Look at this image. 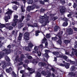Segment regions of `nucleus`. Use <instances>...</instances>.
I'll list each match as a JSON object with an SVG mask.
<instances>
[{"label": "nucleus", "mask_w": 77, "mask_h": 77, "mask_svg": "<svg viewBox=\"0 0 77 77\" xmlns=\"http://www.w3.org/2000/svg\"><path fill=\"white\" fill-rule=\"evenodd\" d=\"M40 19L38 20V21L40 23H43L41 27L42 26H45L47 25V23H48L50 20H49V17L47 16V14H45L44 16H39Z\"/></svg>", "instance_id": "f257e3e1"}, {"label": "nucleus", "mask_w": 77, "mask_h": 77, "mask_svg": "<svg viewBox=\"0 0 77 77\" xmlns=\"http://www.w3.org/2000/svg\"><path fill=\"white\" fill-rule=\"evenodd\" d=\"M53 54L54 55H55L57 57H61V58H63L66 61L69 62V60L68 59V57L65 55H60L59 54V53L58 52H53Z\"/></svg>", "instance_id": "f03ea898"}, {"label": "nucleus", "mask_w": 77, "mask_h": 77, "mask_svg": "<svg viewBox=\"0 0 77 77\" xmlns=\"http://www.w3.org/2000/svg\"><path fill=\"white\" fill-rule=\"evenodd\" d=\"M2 51H1L0 53V59L3 57L5 53V54H9V53H11V51L10 49H5V50L2 49ZM0 65H1V63H0Z\"/></svg>", "instance_id": "7ed1b4c3"}, {"label": "nucleus", "mask_w": 77, "mask_h": 77, "mask_svg": "<svg viewBox=\"0 0 77 77\" xmlns=\"http://www.w3.org/2000/svg\"><path fill=\"white\" fill-rule=\"evenodd\" d=\"M8 11L6 13V14H7L8 15L7 17L5 16L4 18V19L6 22H8V20L11 19V17L9 15H11L12 14V13L13 12V11H11V10H9V9H8Z\"/></svg>", "instance_id": "20e7f679"}, {"label": "nucleus", "mask_w": 77, "mask_h": 77, "mask_svg": "<svg viewBox=\"0 0 77 77\" xmlns=\"http://www.w3.org/2000/svg\"><path fill=\"white\" fill-rule=\"evenodd\" d=\"M24 18H25L24 16H21V19H20V20H19V22L18 23V28L19 29H21V27H23V26L24 25V23H21V22L23 20H24Z\"/></svg>", "instance_id": "39448f33"}, {"label": "nucleus", "mask_w": 77, "mask_h": 77, "mask_svg": "<svg viewBox=\"0 0 77 77\" xmlns=\"http://www.w3.org/2000/svg\"><path fill=\"white\" fill-rule=\"evenodd\" d=\"M24 62L25 63H32L34 65H36V63H38V61H36V60H33L32 61L31 60H26Z\"/></svg>", "instance_id": "423d86ee"}, {"label": "nucleus", "mask_w": 77, "mask_h": 77, "mask_svg": "<svg viewBox=\"0 0 77 77\" xmlns=\"http://www.w3.org/2000/svg\"><path fill=\"white\" fill-rule=\"evenodd\" d=\"M2 65L3 66V68H6V66H11L12 65L11 63L9 62H8L7 63V65H6L5 62L4 61L2 62Z\"/></svg>", "instance_id": "0eeeda50"}, {"label": "nucleus", "mask_w": 77, "mask_h": 77, "mask_svg": "<svg viewBox=\"0 0 77 77\" xmlns=\"http://www.w3.org/2000/svg\"><path fill=\"white\" fill-rule=\"evenodd\" d=\"M60 66H65L66 69H68L69 68V63H65V64H58Z\"/></svg>", "instance_id": "6e6552de"}, {"label": "nucleus", "mask_w": 77, "mask_h": 77, "mask_svg": "<svg viewBox=\"0 0 77 77\" xmlns=\"http://www.w3.org/2000/svg\"><path fill=\"white\" fill-rule=\"evenodd\" d=\"M46 72L47 73H46V72L45 71H43L41 72V74L44 76L45 75L47 74L48 77H50L51 76V73L50 72V71H47Z\"/></svg>", "instance_id": "1a4fd4ad"}, {"label": "nucleus", "mask_w": 77, "mask_h": 77, "mask_svg": "<svg viewBox=\"0 0 77 77\" xmlns=\"http://www.w3.org/2000/svg\"><path fill=\"white\" fill-rule=\"evenodd\" d=\"M35 7H36V5H34L32 6H28L27 8V10L28 11V12H30V10H31L32 11L33 10V9H35Z\"/></svg>", "instance_id": "9d476101"}, {"label": "nucleus", "mask_w": 77, "mask_h": 77, "mask_svg": "<svg viewBox=\"0 0 77 77\" xmlns=\"http://www.w3.org/2000/svg\"><path fill=\"white\" fill-rule=\"evenodd\" d=\"M42 43L44 44L45 43V47L46 48H47L48 47V43L47 42V40L44 37L43 39L42 40Z\"/></svg>", "instance_id": "9b49d317"}, {"label": "nucleus", "mask_w": 77, "mask_h": 77, "mask_svg": "<svg viewBox=\"0 0 77 77\" xmlns=\"http://www.w3.org/2000/svg\"><path fill=\"white\" fill-rule=\"evenodd\" d=\"M39 48V47L38 46H35L34 47V50L35 51H37V53L38 54V56L39 57L41 56V53L40 52L38 51V49Z\"/></svg>", "instance_id": "f8f14e48"}, {"label": "nucleus", "mask_w": 77, "mask_h": 77, "mask_svg": "<svg viewBox=\"0 0 77 77\" xmlns=\"http://www.w3.org/2000/svg\"><path fill=\"white\" fill-rule=\"evenodd\" d=\"M45 51L46 53L44 54L43 55L47 59H48V58L50 57L48 56V53L50 52V50L46 49L45 50Z\"/></svg>", "instance_id": "ddd939ff"}, {"label": "nucleus", "mask_w": 77, "mask_h": 77, "mask_svg": "<svg viewBox=\"0 0 77 77\" xmlns=\"http://www.w3.org/2000/svg\"><path fill=\"white\" fill-rule=\"evenodd\" d=\"M38 65L40 67L44 66H48V65L46 64L45 63L39 62L38 63Z\"/></svg>", "instance_id": "4468645a"}, {"label": "nucleus", "mask_w": 77, "mask_h": 77, "mask_svg": "<svg viewBox=\"0 0 77 77\" xmlns=\"http://www.w3.org/2000/svg\"><path fill=\"white\" fill-rule=\"evenodd\" d=\"M67 32L69 34V35H72V32H73L72 29L71 28H69L67 30Z\"/></svg>", "instance_id": "2eb2a0df"}, {"label": "nucleus", "mask_w": 77, "mask_h": 77, "mask_svg": "<svg viewBox=\"0 0 77 77\" xmlns=\"http://www.w3.org/2000/svg\"><path fill=\"white\" fill-rule=\"evenodd\" d=\"M69 75L71 76H74V77H77V72L75 73L73 72H71L69 73Z\"/></svg>", "instance_id": "dca6fc26"}, {"label": "nucleus", "mask_w": 77, "mask_h": 77, "mask_svg": "<svg viewBox=\"0 0 77 77\" xmlns=\"http://www.w3.org/2000/svg\"><path fill=\"white\" fill-rule=\"evenodd\" d=\"M27 69L29 71H32V72H29V74H33L34 72H35V69H33L32 68H30L29 67H28L27 68Z\"/></svg>", "instance_id": "f3484780"}, {"label": "nucleus", "mask_w": 77, "mask_h": 77, "mask_svg": "<svg viewBox=\"0 0 77 77\" xmlns=\"http://www.w3.org/2000/svg\"><path fill=\"white\" fill-rule=\"evenodd\" d=\"M62 33H63V31H60V33H58L56 36H58L59 39H61V38H62L61 36L62 35Z\"/></svg>", "instance_id": "a211bd4d"}, {"label": "nucleus", "mask_w": 77, "mask_h": 77, "mask_svg": "<svg viewBox=\"0 0 77 77\" xmlns=\"http://www.w3.org/2000/svg\"><path fill=\"white\" fill-rule=\"evenodd\" d=\"M25 57V56H24V55L23 54H21L20 56V58L19 59V61L22 62V61H23V59Z\"/></svg>", "instance_id": "6ab92c4d"}, {"label": "nucleus", "mask_w": 77, "mask_h": 77, "mask_svg": "<svg viewBox=\"0 0 77 77\" xmlns=\"http://www.w3.org/2000/svg\"><path fill=\"white\" fill-rule=\"evenodd\" d=\"M12 71V69L11 67H10L9 69H6V71L7 73H9L10 72H11Z\"/></svg>", "instance_id": "aec40b11"}, {"label": "nucleus", "mask_w": 77, "mask_h": 77, "mask_svg": "<svg viewBox=\"0 0 77 77\" xmlns=\"http://www.w3.org/2000/svg\"><path fill=\"white\" fill-rule=\"evenodd\" d=\"M59 29H60V28L59 26H56L54 27V32H57V31H58Z\"/></svg>", "instance_id": "412c9836"}, {"label": "nucleus", "mask_w": 77, "mask_h": 77, "mask_svg": "<svg viewBox=\"0 0 77 77\" xmlns=\"http://www.w3.org/2000/svg\"><path fill=\"white\" fill-rule=\"evenodd\" d=\"M14 22H18V20L17 19L18 18V16L17 15H14Z\"/></svg>", "instance_id": "4be33fe9"}, {"label": "nucleus", "mask_w": 77, "mask_h": 77, "mask_svg": "<svg viewBox=\"0 0 77 77\" xmlns=\"http://www.w3.org/2000/svg\"><path fill=\"white\" fill-rule=\"evenodd\" d=\"M65 11H66L65 8H62L60 10V12L61 14H64V13L65 12Z\"/></svg>", "instance_id": "5701e85b"}, {"label": "nucleus", "mask_w": 77, "mask_h": 77, "mask_svg": "<svg viewBox=\"0 0 77 77\" xmlns=\"http://www.w3.org/2000/svg\"><path fill=\"white\" fill-rule=\"evenodd\" d=\"M28 46L30 48H32L33 47V45L32 43L30 42L29 43Z\"/></svg>", "instance_id": "b1692460"}, {"label": "nucleus", "mask_w": 77, "mask_h": 77, "mask_svg": "<svg viewBox=\"0 0 77 77\" xmlns=\"http://www.w3.org/2000/svg\"><path fill=\"white\" fill-rule=\"evenodd\" d=\"M69 62L70 63H73V64H74L75 66H77V63H75L74 61H72L71 60H69Z\"/></svg>", "instance_id": "393cba45"}, {"label": "nucleus", "mask_w": 77, "mask_h": 77, "mask_svg": "<svg viewBox=\"0 0 77 77\" xmlns=\"http://www.w3.org/2000/svg\"><path fill=\"white\" fill-rule=\"evenodd\" d=\"M30 48L29 47H26V48L25 47H24L23 48V49L24 50H26L27 51H30Z\"/></svg>", "instance_id": "a878e982"}, {"label": "nucleus", "mask_w": 77, "mask_h": 77, "mask_svg": "<svg viewBox=\"0 0 77 77\" xmlns=\"http://www.w3.org/2000/svg\"><path fill=\"white\" fill-rule=\"evenodd\" d=\"M6 29H7V30H13V27L12 26H10L8 27H6Z\"/></svg>", "instance_id": "bb28decb"}, {"label": "nucleus", "mask_w": 77, "mask_h": 77, "mask_svg": "<svg viewBox=\"0 0 77 77\" xmlns=\"http://www.w3.org/2000/svg\"><path fill=\"white\" fill-rule=\"evenodd\" d=\"M51 47H52L53 48H56V49H57V50L58 51L59 50H61V48H56V47H54V45L52 44L51 45Z\"/></svg>", "instance_id": "cd10ccee"}, {"label": "nucleus", "mask_w": 77, "mask_h": 77, "mask_svg": "<svg viewBox=\"0 0 77 77\" xmlns=\"http://www.w3.org/2000/svg\"><path fill=\"white\" fill-rule=\"evenodd\" d=\"M70 71H75V66H73L70 69Z\"/></svg>", "instance_id": "c85d7f7f"}, {"label": "nucleus", "mask_w": 77, "mask_h": 77, "mask_svg": "<svg viewBox=\"0 0 77 77\" xmlns=\"http://www.w3.org/2000/svg\"><path fill=\"white\" fill-rule=\"evenodd\" d=\"M24 38L25 39V41L26 42L29 40V36H24Z\"/></svg>", "instance_id": "c756f323"}, {"label": "nucleus", "mask_w": 77, "mask_h": 77, "mask_svg": "<svg viewBox=\"0 0 77 77\" xmlns=\"http://www.w3.org/2000/svg\"><path fill=\"white\" fill-rule=\"evenodd\" d=\"M5 59L6 60L8 61V62H9V61H11V60L9 59V58L7 56H6L5 57Z\"/></svg>", "instance_id": "7c9ffc66"}, {"label": "nucleus", "mask_w": 77, "mask_h": 77, "mask_svg": "<svg viewBox=\"0 0 77 77\" xmlns=\"http://www.w3.org/2000/svg\"><path fill=\"white\" fill-rule=\"evenodd\" d=\"M68 26V22L67 21L64 22L63 24V26L66 27Z\"/></svg>", "instance_id": "2f4dec72"}, {"label": "nucleus", "mask_w": 77, "mask_h": 77, "mask_svg": "<svg viewBox=\"0 0 77 77\" xmlns=\"http://www.w3.org/2000/svg\"><path fill=\"white\" fill-rule=\"evenodd\" d=\"M58 19V17L57 16H55L52 19L53 21H55V20Z\"/></svg>", "instance_id": "473e14b6"}, {"label": "nucleus", "mask_w": 77, "mask_h": 77, "mask_svg": "<svg viewBox=\"0 0 77 77\" xmlns=\"http://www.w3.org/2000/svg\"><path fill=\"white\" fill-rule=\"evenodd\" d=\"M24 36H29V33L26 32L24 34Z\"/></svg>", "instance_id": "72a5a7b5"}, {"label": "nucleus", "mask_w": 77, "mask_h": 77, "mask_svg": "<svg viewBox=\"0 0 77 77\" xmlns=\"http://www.w3.org/2000/svg\"><path fill=\"white\" fill-rule=\"evenodd\" d=\"M41 77V73H39V72H38L37 73V75H36V77Z\"/></svg>", "instance_id": "f704fd0d"}, {"label": "nucleus", "mask_w": 77, "mask_h": 77, "mask_svg": "<svg viewBox=\"0 0 77 77\" xmlns=\"http://www.w3.org/2000/svg\"><path fill=\"white\" fill-rule=\"evenodd\" d=\"M30 15L29 14H28L27 16V17L26 18V20L27 21H29V20H30Z\"/></svg>", "instance_id": "c9c22d12"}, {"label": "nucleus", "mask_w": 77, "mask_h": 77, "mask_svg": "<svg viewBox=\"0 0 77 77\" xmlns=\"http://www.w3.org/2000/svg\"><path fill=\"white\" fill-rule=\"evenodd\" d=\"M64 42L66 44H68V43H69V42H70V41L69 40H64Z\"/></svg>", "instance_id": "e433bc0d"}, {"label": "nucleus", "mask_w": 77, "mask_h": 77, "mask_svg": "<svg viewBox=\"0 0 77 77\" xmlns=\"http://www.w3.org/2000/svg\"><path fill=\"white\" fill-rule=\"evenodd\" d=\"M21 9L22 12L25 11V9H24V6H22L21 7Z\"/></svg>", "instance_id": "4c0bfd02"}, {"label": "nucleus", "mask_w": 77, "mask_h": 77, "mask_svg": "<svg viewBox=\"0 0 77 77\" xmlns=\"http://www.w3.org/2000/svg\"><path fill=\"white\" fill-rule=\"evenodd\" d=\"M14 22L12 24L13 27H15L17 26V22Z\"/></svg>", "instance_id": "58836bf2"}, {"label": "nucleus", "mask_w": 77, "mask_h": 77, "mask_svg": "<svg viewBox=\"0 0 77 77\" xmlns=\"http://www.w3.org/2000/svg\"><path fill=\"white\" fill-rule=\"evenodd\" d=\"M5 27V25L0 24V28H3V27Z\"/></svg>", "instance_id": "ea45409f"}, {"label": "nucleus", "mask_w": 77, "mask_h": 77, "mask_svg": "<svg viewBox=\"0 0 77 77\" xmlns=\"http://www.w3.org/2000/svg\"><path fill=\"white\" fill-rule=\"evenodd\" d=\"M60 2L62 3V5H64L65 3V0H60Z\"/></svg>", "instance_id": "a19ab883"}, {"label": "nucleus", "mask_w": 77, "mask_h": 77, "mask_svg": "<svg viewBox=\"0 0 77 77\" xmlns=\"http://www.w3.org/2000/svg\"><path fill=\"white\" fill-rule=\"evenodd\" d=\"M39 33H40V32L39 31H37L35 32V36H36L39 35V34H38Z\"/></svg>", "instance_id": "79ce46f5"}, {"label": "nucleus", "mask_w": 77, "mask_h": 77, "mask_svg": "<svg viewBox=\"0 0 77 77\" xmlns=\"http://www.w3.org/2000/svg\"><path fill=\"white\" fill-rule=\"evenodd\" d=\"M45 11V9L43 8H41L40 10V12L43 13L44 11Z\"/></svg>", "instance_id": "37998d69"}, {"label": "nucleus", "mask_w": 77, "mask_h": 77, "mask_svg": "<svg viewBox=\"0 0 77 77\" xmlns=\"http://www.w3.org/2000/svg\"><path fill=\"white\" fill-rule=\"evenodd\" d=\"M29 2H28V4H32L33 3V1L32 0H28Z\"/></svg>", "instance_id": "c03bdc74"}, {"label": "nucleus", "mask_w": 77, "mask_h": 77, "mask_svg": "<svg viewBox=\"0 0 77 77\" xmlns=\"http://www.w3.org/2000/svg\"><path fill=\"white\" fill-rule=\"evenodd\" d=\"M17 8H18V7H17V5H14V7H13V9H14V10H17Z\"/></svg>", "instance_id": "a18cd8bd"}, {"label": "nucleus", "mask_w": 77, "mask_h": 77, "mask_svg": "<svg viewBox=\"0 0 77 77\" xmlns=\"http://www.w3.org/2000/svg\"><path fill=\"white\" fill-rule=\"evenodd\" d=\"M50 34H47L46 35V37L47 38H50Z\"/></svg>", "instance_id": "49530a36"}, {"label": "nucleus", "mask_w": 77, "mask_h": 77, "mask_svg": "<svg viewBox=\"0 0 77 77\" xmlns=\"http://www.w3.org/2000/svg\"><path fill=\"white\" fill-rule=\"evenodd\" d=\"M17 33L14 30H13L12 32V35H17Z\"/></svg>", "instance_id": "de8ad7c7"}, {"label": "nucleus", "mask_w": 77, "mask_h": 77, "mask_svg": "<svg viewBox=\"0 0 77 77\" xmlns=\"http://www.w3.org/2000/svg\"><path fill=\"white\" fill-rule=\"evenodd\" d=\"M57 39V37H52V39L53 41H55V40H56V39Z\"/></svg>", "instance_id": "09e8293b"}, {"label": "nucleus", "mask_w": 77, "mask_h": 77, "mask_svg": "<svg viewBox=\"0 0 77 77\" xmlns=\"http://www.w3.org/2000/svg\"><path fill=\"white\" fill-rule=\"evenodd\" d=\"M11 3H14V4H15V5H18V4H19L18 2L15 1L12 2Z\"/></svg>", "instance_id": "8fccbe9b"}, {"label": "nucleus", "mask_w": 77, "mask_h": 77, "mask_svg": "<svg viewBox=\"0 0 77 77\" xmlns=\"http://www.w3.org/2000/svg\"><path fill=\"white\" fill-rule=\"evenodd\" d=\"M77 48V42H75V48Z\"/></svg>", "instance_id": "3c124183"}, {"label": "nucleus", "mask_w": 77, "mask_h": 77, "mask_svg": "<svg viewBox=\"0 0 77 77\" xmlns=\"http://www.w3.org/2000/svg\"><path fill=\"white\" fill-rule=\"evenodd\" d=\"M62 20H63V21H67L68 19L66 17H64L63 18H62Z\"/></svg>", "instance_id": "603ef678"}, {"label": "nucleus", "mask_w": 77, "mask_h": 77, "mask_svg": "<svg viewBox=\"0 0 77 77\" xmlns=\"http://www.w3.org/2000/svg\"><path fill=\"white\" fill-rule=\"evenodd\" d=\"M27 25L28 26H30V27H34V26L29 23H27Z\"/></svg>", "instance_id": "864d4df0"}, {"label": "nucleus", "mask_w": 77, "mask_h": 77, "mask_svg": "<svg viewBox=\"0 0 77 77\" xmlns=\"http://www.w3.org/2000/svg\"><path fill=\"white\" fill-rule=\"evenodd\" d=\"M11 23H6L5 24L6 26H11Z\"/></svg>", "instance_id": "5fc2aeb1"}, {"label": "nucleus", "mask_w": 77, "mask_h": 77, "mask_svg": "<svg viewBox=\"0 0 77 77\" xmlns=\"http://www.w3.org/2000/svg\"><path fill=\"white\" fill-rule=\"evenodd\" d=\"M39 48H42V47H43V45L42 44H41V45H40L39 46Z\"/></svg>", "instance_id": "6e6d98bb"}, {"label": "nucleus", "mask_w": 77, "mask_h": 77, "mask_svg": "<svg viewBox=\"0 0 77 77\" xmlns=\"http://www.w3.org/2000/svg\"><path fill=\"white\" fill-rule=\"evenodd\" d=\"M58 42L59 44L60 45H61V44H62V41H61V40H59Z\"/></svg>", "instance_id": "4d7b16f0"}, {"label": "nucleus", "mask_w": 77, "mask_h": 77, "mask_svg": "<svg viewBox=\"0 0 77 77\" xmlns=\"http://www.w3.org/2000/svg\"><path fill=\"white\" fill-rule=\"evenodd\" d=\"M77 6V4H75V3L74 2V5H73V8L74 9H75V8H76V7Z\"/></svg>", "instance_id": "13d9d810"}, {"label": "nucleus", "mask_w": 77, "mask_h": 77, "mask_svg": "<svg viewBox=\"0 0 77 77\" xmlns=\"http://www.w3.org/2000/svg\"><path fill=\"white\" fill-rule=\"evenodd\" d=\"M34 27H38V25L36 23H35L34 24Z\"/></svg>", "instance_id": "bf43d9fd"}, {"label": "nucleus", "mask_w": 77, "mask_h": 77, "mask_svg": "<svg viewBox=\"0 0 77 77\" xmlns=\"http://www.w3.org/2000/svg\"><path fill=\"white\" fill-rule=\"evenodd\" d=\"M27 58L28 59H32V57L30 56H29L27 57Z\"/></svg>", "instance_id": "052dcab7"}, {"label": "nucleus", "mask_w": 77, "mask_h": 77, "mask_svg": "<svg viewBox=\"0 0 77 77\" xmlns=\"http://www.w3.org/2000/svg\"><path fill=\"white\" fill-rule=\"evenodd\" d=\"M20 73L21 74H24V71L22 70H20Z\"/></svg>", "instance_id": "680f3d73"}, {"label": "nucleus", "mask_w": 77, "mask_h": 77, "mask_svg": "<svg viewBox=\"0 0 77 77\" xmlns=\"http://www.w3.org/2000/svg\"><path fill=\"white\" fill-rule=\"evenodd\" d=\"M27 27H25L23 28V30L24 31V30H27Z\"/></svg>", "instance_id": "e2e57ef3"}, {"label": "nucleus", "mask_w": 77, "mask_h": 77, "mask_svg": "<svg viewBox=\"0 0 77 77\" xmlns=\"http://www.w3.org/2000/svg\"><path fill=\"white\" fill-rule=\"evenodd\" d=\"M12 73L13 75H14V76H17V75L15 73V72H12Z\"/></svg>", "instance_id": "0e129e2a"}, {"label": "nucleus", "mask_w": 77, "mask_h": 77, "mask_svg": "<svg viewBox=\"0 0 77 77\" xmlns=\"http://www.w3.org/2000/svg\"><path fill=\"white\" fill-rule=\"evenodd\" d=\"M18 59V56H17V57H16L15 58V60L16 61H17Z\"/></svg>", "instance_id": "69168bd1"}, {"label": "nucleus", "mask_w": 77, "mask_h": 77, "mask_svg": "<svg viewBox=\"0 0 77 77\" xmlns=\"http://www.w3.org/2000/svg\"><path fill=\"white\" fill-rule=\"evenodd\" d=\"M7 48H9V49L11 48V45H9L8 46Z\"/></svg>", "instance_id": "338daca9"}, {"label": "nucleus", "mask_w": 77, "mask_h": 77, "mask_svg": "<svg viewBox=\"0 0 77 77\" xmlns=\"http://www.w3.org/2000/svg\"><path fill=\"white\" fill-rule=\"evenodd\" d=\"M65 54H67V55H68L69 54V51L68 52H66Z\"/></svg>", "instance_id": "774afa93"}]
</instances>
